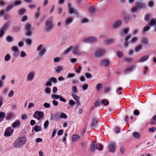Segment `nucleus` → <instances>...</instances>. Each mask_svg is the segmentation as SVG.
Masks as SVG:
<instances>
[{
    "instance_id": "6ab92c4d",
    "label": "nucleus",
    "mask_w": 156,
    "mask_h": 156,
    "mask_svg": "<svg viewBox=\"0 0 156 156\" xmlns=\"http://www.w3.org/2000/svg\"><path fill=\"white\" fill-rule=\"evenodd\" d=\"M9 22H7L4 23L0 29L5 32L9 28Z\"/></svg>"
},
{
    "instance_id": "0e129e2a",
    "label": "nucleus",
    "mask_w": 156,
    "mask_h": 156,
    "mask_svg": "<svg viewBox=\"0 0 156 156\" xmlns=\"http://www.w3.org/2000/svg\"><path fill=\"white\" fill-rule=\"evenodd\" d=\"M28 19V17L27 15H25L23 16L22 18L21 21L24 22L26 21Z\"/></svg>"
},
{
    "instance_id": "aec40b11",
    "label": "nucleus",
    "mask_w": 156,
    "mask_h": 156,
    "mask_svg": "<svg viewBox=\"0 0 156 156\" xmlns=\"http://www.w3.org/2000/svg\"><path fill=\"white\" fill-rule=\"evenodd\" d=\"M80 136L78 134H73L72 137V140L73 142H76L79 139Z\"/></svg>"
},
{
    "instance_id": "f257e3e1",
    "label": "nucleus",
    "mask_w": 156,
    "mask_h": 156,
    "mask_svg": "<svg viewBox=\"0 0 156 156\" xmlns=\"http://www.w3.org/2000/svg\"><path fill=\"white\" fill-rule=\"evenodd\" d=\"M26 141L27 139L26 136L19 137L15 140L13 144V146L15 147L20 148L26 143Z\"/></svg>"
},
{
    "instance_id": "13d9d810",
    "label": "nucleus",
    "mask_w": 156,
    "mask_h": 156,
    "mask_svg": "<svg viewBox=\"0 0 156 156\" xmlns=\"http://www.w3.org/2000/svg\"><path fill=\"white\" fill-rule=\"evenodd\" d=\"M27 55L26 53L23 51H22L20 52V56L21 58H24Z\"/></svg>"
},
{
    "instance_id": "20e7f679",
    "label": "nucleus",
    "mask_w": 156,
    "mask_h": 156,
    "mask_svg": "<svg viewBox=\"0 0 156 156\" xmlns=\"http://www.w3.org/2000/svg\"><path fill=\"white\" fill-rule=\"evenodd\" d=\"M33 116L37 120H40L41 119V118L44 117V113L41 111H36L34 112Z\"/></svg>"
},
{
    "instance_id": "bf43d9fd",
    "label": "nucleus",
    "mask_w": 156,
    "mask_h": 156,
    "mask_svg": "<svg viewBox=\"0 0 156 156\" xmlns=\"http://www.w3.org/2000/svg\"><path fill=\"white\" fill-rule=\"evenodd\" d=\"M138 10V9H137L136 6L135 5L134 7H133L131 9V11L133 12H137Z\"/></svg>"
},
{
    "instance_id": "a19ab883",
    "label": "nucleus",
    "mask_w": 156,
    "mask_h": 156,
    "mask_svg": "<svg viewBox=\"0 0 156 156\" xmlns=\"http://www.w3.org/2000/svg\"><path fill=\"white\" fill-rule=\"evenodd\" d=\"M12 50L15 52H19V49L17 46H12Z\"/></svg>"
},
{
    "instance_id": "7ed1b4c3",
    "label": "nucleus",
    "mask_w": 156,
    "mask_h": 156,
    "mask_svg": "<svg viewBox=\"0 0 156 156\" xmlns=\"http://www.w3.org/2000/svg\"><path fill=\"white\" fill-rule=\"evenodd\" d=\"M24 28L26 30L25 35L27 37H30L33 34L32 31L31 30V25L29 23H27L25 26Z\"/></svg>"
},
{
    "instance_id": "680f3d73",
    "label": "nucleus",
    "mask_w": 156,
    "mask_h": 156,
    "mask_svg": "<svg viewBox=\"0 0 156 156\" xmlns=\"http://www.w3.org/2000/svg\"><path fill=\"white\" fill-rule=\"evenodd\" d=\"M103 145L101 144H100L98 145V147H97L96 148V149L98 150H99L100 151H101L103 149Z\"/></svg>"
},
{
    "instance_id": "09e8293b",
    "label": "nucleus",
    "mask_w": 156,
    "mask_h": 156,
    "mask_svg": "<svg viewBox=\"0 0 156 156\" xmlns=\"http://www.w3.org/2000/svg\"><path fill=\"white\" fill-rule=\"evenodd\" d=\"M13 6H14L13 4L9 5L8 6L6 7V8L5 9V11L6 12H8L11 9L13 8Z\"/></svg>"
},
{
    "instance_id": "dca6fc26",
    "label": "nucleus",
    "mask_w": 156,
    "mask_h": 156,
    "mask_svg": "<svg viewBox=\"0 0 156 156\" xmlns=\"http://www.w3.org/2000/svg\"><path fill=\"white\" fill-rule=\"evenodd\" d=\"M97 119V118H93L92 120V122L91 124V127H96L98 125Z\"/></svg>"
},
{
    "instance_id": "ea45409f",
    "label": "nucleus",
    "mask_w": 156,
    "mask_h": 156,
    "mask_svg": "<svg viewBox=\"0 0 156 156\" xmlns=\"http://www.w3.org/2000/svg\"><path fill=\"white\" fill-rule=\"evenodd\" d=\"M101 103L105 106L108 105L109 104V101L105 99L102 100L101 101Z\"/></svg>"
},
{
    "instance_id": "f704fd0d",
    "label": "nucleus",
    "mask_w": 156,
    "mask_h": 156,
    "mask_svg": "<svg viewBox=\"0 0 156 156\" xmlns=\"http://www.w3.org/2000/svg\"><path fill=\"white\" fill-rule=\"evenodd\" d=\"M6 40L8 42L10 43L13 41V38L12 37L8 35L6 37Z\"/></svg>"
},
{
    "instance_id": "393cba45",
    "label": "nucleus",
    "mask_w": 156,
    "mask_h": 156,
    "mask_svg": "<svg viewBox=\"0 0 156 156\" xmlns=\"http://www.w3.org/2000/svg\"><path fill=\"white\" fill-rule=\"evenodd\" d=\"M88 9V12L89 13H93L96 11V9L94 6L89 7Z\"/></svg>"
},
{
    "instance_id": "338daca9",
    "label": "nucleus",
    "mask_w": 156,
    "mask_h": 156,
    "mask_svg": "<svg viewBox=\"0 0 156 156\" xmlns=\"http://www.w3.org/2000/svg\"><path fill=\"white\" fill-rule=\"evenodd\" d=\"M156 130V128L155 127H153L149 129L148 132L150 133L153 132Z\"/></svg>"
},
{
    "instance_id": "0eeeda50",
    "label": "nucleus",
    "mask_w": 156,
    "mask_h": 156,
    "mask_svg": "<svg viewBox=\"0 0 156 156\" xmlns=\"http://www.w3.org/2000/svg\"><path fill=\"white\" fill-rule=\"evenodd\" d=\"M14 130L11 126L7 127L4 132V135L6 136H10L13 132Z\"/></svg>"
},
{
    "instance_id": "864d4df0",
    "label": "nucleus",
    "mask_w": 156,
    "mask_h": 156,
    "mask_svg": "<svg viewBox=\"0 0 156 156\" xmlns=\"http://www.w3.org/2000/svg\"><path fill=\"white\" fill-rule=\"evenodd\" d=\"M85 77L87 79H90L92 77V75L89 73H86L85 74Z\"/></svg>"
},
{
    "instance_id": "69168bd1",
    "label": "nucleus",
    "mask_w": 156,
    "mask_h": 156,
    "mask_svg": "<svg viewBox=\"0 0 156 156\" xmlns=\"http://www.w3.org/2000/svg\"><path fill=\"white\" fill-rule=\"evenodd\" d=\"M100 105V102L99 101H96L94 104V105L95 107H98Z\"/></svg>"
},
{
    "instance_id": "9b49d317",
    "label": "nucleus",
    "mask_w": 156,
    "mask_h": 156,
    "mask_svg": "<svg viewBox=\"0 0 156 156\" xmlns=\"http://www.w3.org/2000/svg\"><path fill=\"white\" fill-rule=\"evenodd\" d=\"M96 39L95 37H90L84 39L83 41L84 43H92L96 41Z\"/></svg>"
},
{
    "instance_id": "3c124183",
    "label": "nucleus",
    "mask_w": 156,
    "mask_h": 156,
    "mask_svg": "<svg viewBox=\"0 0 156 156\" xmlns=\"http://www.w3.org/2000/svg\"><path fill=\"white\" fill-rule=\"evenodd\" d=\"M25 42L26 43L29 45H30L31 44L32 41L31 39L30 38H27L25 40Z\"/></svg>"
},
{
    "instance_id": "4c0bfd02",
    "label": "nucleus",
    "mask_w": 156,
    "mask_h": 156,
    "mask_svg": "<svg viewBox=\"0 0 156 156\" xmlns=\"http://www.w3.org/2000/svg\"><path fill=\"white\" fill-rule=\"evenodd\" d=\"M114 40V39H113L107 40L105 41V43L106 44L109 45L112 43Z\"/></svg>"
},
{
    "instance_id": "72a5a7b5",
    "label": "nucleus",
    "mask_w": 156,
    "mask_h": 156,
    "mask_svg": "<svg viewBox=\"0 0 156 156\" xmlns=\"http://www.w3.org/2000/svg\"><path fill=\"white\" fill-rule=\"evenodd\" d=\"M34 130L36 132H37L41 131L42 129L41 127L37 125H36L34 126Z\"/></svg>"
},
{
    "instance_id": "5701e85b",
    "label": "nucleus",
    "mask_w": 156,
    "mask_h": 156,
    "mask_svg": "<svg viewBox=\"0 0 156 156\" xmlns=\"http://www.w3.org/2000/svg\"><path fill=\"white\" fill-rule=\"evenodd\" d=\"M73 20L72 17L68 18L66 20L65 25L66 26H69Z\"/></svg>"
},
{
    "instance_id": "39448f33",
    "label": "nucleus",
    "mask_w": 156,
    "mask_h": 156,
    "mask_svg": "<svg viewBox=\"0 0 156 156\" xmlns=\"http://www.w3.org/2000/svg\"><path fill=\"white\" fill-rule=\"evenodd\" d=\"M136 5L138 10H144L146 9V4L143 2H136Z\"/></svg>"
},
{
    "instance_id": "a18cd8bd",
    "label": "nucleus",
    "mask_w": 156,
    "mask_h": 156,
    "mask_svg": "<svg viewBox=\"0 0 156 156\" xmlns=\"http://www.w3.org/2000/svg\"><path fill=\"white\" fill-rule=\"evenodd\" d=\"M62 69L63 67L61 66H59L57 67V69L55 70V71L57 73H59L62 70Z\"/></svg>"
},
{
    "instance_id": "1a4fd4ad",
    "label": "nucleus",
    "mask_w": 156,
    "mask_h": 156,
    "mask_svg": "<svg viewBox=\"0 0 156 156\" xmlns=\"http://www.w3.org/2000/svg\"><path fill=\"white\" fill-rule=\"evenodd\" d=\"M123 18L124 22L126 24H127L131 20V17L129 14L125 13L124 14Z\"/></svg>"
},
{
    "instance_id": "c9c22d12",
    "label": "nucleus",
    "mask_w": 156,
    "mask_h": 156,
    "mask_svg": "<svg viewBox=\"0 0 156 156\" xmlns=\"http://www.w3.org/2000/svg\"><path fill=\"white\" fill-rule=\"evenodd\" d=\"M46 51V49L45 48H44L38 53V55L40 56H42L45 54Z\"/></svg>"
},
{
    "instance_id": "37998d69",
    "label": "nucleus",
    "mask_w": 156,
    "mask_h": 156,
    "mask_svg": "<svg viewBox=\"0 0 156 156\" xmlns=\"http://www.w3.org/2000/svg\"><path fill=\"white\" fill-rule=\"evenodd\" d=\"M22 1L21 0H15L14 3L12 4L14 6H17L21 4L22 3Z\"/></svg>"
},
{
    "instance_id": "473e14b6",
    "label": "nucleus",
    "mask_w": 156,
    "mask_h": 156,
    "mask_svg": "<svg viewBox=\"0 0 156 156\" xmlns=\"http://www.w3.org/2000/svg\"><path fill=\"white\" fill-rule=\"evenodd\" d=\"M133 137L137 139H140L141 138V135L137 132H134L133 133Z\"/></svg>"
},
{
    "instance_id": "6e6d98bb",
    "label": "nucleus",
    "mask_w": 156,
    "mask_h": 156,
    "mask_svg": "<svg viewBox=\"0 0 156 156\" xmlns=\"http://www.w3.org/2000/svg\"><path fill=\"white\" fill-rule=\"evenodd\" d=\"M72 91L75 93L78 92V89L76 86H74L72 87Z\"/></svg>"
},
{
    "instance_id": "5fc2aeb1",
    "label": "nucleus",
    "mask_w": 156,
    "mask_h": 156,
    "mask_svg": "<svg viewBox=\"0 0 156 156\" xmlns=\"http://www.w3.org/2000/svg\"><path fill=\"white\" fill-rule=\"evenodd\" d=\"M137 40V37H134L131 39V42L132 43H135Z\"/></svg>"
},
{
    "instance_id": "603ef678",
    "label": "nucleus",
    "mask_w": 156,
    "mask_h": 156,
    "mask_svg": "<svg viewBox=\"0 0 156 156\" xmlns=\"http://www.w3.org/2000/svg\"><path fill=\"white\" fill-rule=\"evenodd\" d=\"M49 79L51 81V83L52 82L54 83H56L57 82V79L55 77H52L50 79Z\"/></svg>"
},
{
    "instance_id": "79ce46f5",
    "label": "nucleus",
    "mask_w": 156,
    "mask_h": 156,
    "mask_svg": "<svg viewBox=\"0 0 156 156\" xmlns=\"http://www.w3.org/2000/svg\"><path fill=\"white\" fill-rule=\"evenodd\" d=\"M72 96L73 98L76 101L77 100H79V99H80V97L77 96L75 93H73L72 94Z\"/></svg>"
},
{
    "instance_id": "ddd939ff",
    "label": "nucleus",
    "mask_w": 156,
    "mask_h": 156,
    "mask_svg": "<svg viewBox=\"0 0 156 156\" xmlns=\"http://www.w3.org/2000/svg\"><path fill=\"white\" fill-rule=\"evenodd\" d=\"M135 67L136 66L133 65L129 68L125 69L124 71V73L125 74H126L127 73H129L131 72Z\"/></svg>"
},
{
    "instance_id": "f8f14e48",
    "label": "nucleus",
    "mask_w": 156,
    "mask_h": 156,
    "mask_svg": "<svg viewBox=\"0 0 156 156\" xmlns=\"http://www.w3.org/2000/svg\"><path fill=\"white\" fill-rule=\"evenodd\" d=\"M60 119V114L59 113H57L54 114H51L50 116L51 120H57Z\"/></svg>"
},
{
    "instance_id": "f3484780",
    "label": "nucleus",
    "mask_w": 156,
    "mask_h": 156,
    "mask_svg": "<svg viewBox=\"0 0 156 156\" xmlns=\"http://www.w3.org/2000/svg\"><path fill=\"white\" fill-rule=\"evenodd\" d=\"M73 52L74 55H79V46L76 45L75 47H72Z\"/></svg>"
},
{
    "instance_id": "7c9ffc66",
    "label": "nucleus",
    "mask_w": 156,
    "mask_h": 156,
    "mask_svg": "<svg viewBox=\"0 0 156 156\" xmlns=\"http://www.w3.org/2000/svg\"><path fill=\"white\" fill-rule=\"evenodd\" d=\"M20 29V27H13L12 31L13 32H19Z\"/></svg>"
},
{
    "instance_id": "4be33fe9",
    "label": "nucleus",
    "mask_w": 156,
    "mask_h": 156,
    "mask_svg": "<svg viewBox=\"0 0 156 156\" xmlns=\"http://www.w3.org/2000/svg\"><path fill=\"white\" fill-rule=\"evenodd\" d=\"M14 117V114L10 112L7 114L6 117L5 118V120H9L12 119Z\"/></svg>"
},
{
    "instance_id": "4d7b16f0",
    "label": "nucleus",
    "mask_w": 156,
    "mask_h": 156,
    "mask_svg": "<svg viewBox=\"0 0 156 156\" xmlns=\"http://www.w3.org/2000/svg\"><path fill=\"white\" fill-rule=\"evenodd\" d=\"M102 88L101 83H98L96 86V88L98 91H99Z\"/></svg>"
},
{
    "instance_id": "c03bdc74",
    "label": "nucleus",
    "mask_w": 156,
    "mask_h": 156,
    "mask_svg": "<svg viewBox=\"0 0 156 156\" xmlns=\"http://www.w3.org/2000/svg\"><path fill=\"white\" fill-rule=\"evenodd\" d=\"M67 115L63 112H61L60 115V117L62 119H65L67 118Z\"/></svg>"
},
{
    "instance_id": "423d86ee",
    "label": "nucleus",
    "mask_w": 156,
    "mask_h": 156,
    "mask_svg": "<svg viewBox=\"0 0 156 156\" xmlns=\"http://www.w3.org/2000/svg\"><path fill=\"white\" fill-rule=\"evenodd\" d=\"M116 147V144L115 142H112L109 144L108 148L110 152L114 153L115 151Z\"/></svg>"
},
{
    "instance_id": "de8ad7c7",
    "label": "nucleus",
    "mask_w": 156,
    "mask_h": 156,
    "mask_svg": "<svg viewBox=\"0 0 156 156\" xmlns=\"http://www.w3.org/2000/svg\"><path fill=\"white\" fill-rule=\"evenodd\" d=\"M11 58V57L10 55L7 54L5 57L4 60L5 61H8L10 60Z\"/></svg>"
},
{
    "instance_id": "58836bf2",
    "label": "nucleus",
    "mask_w": 156,
    "mask_h": 156,
    "mask_svg": "<svg viewBox=\"0 0 156 156\" xmlns=\"http://www.w3.org/2000/svg\"><path fill=\"white\" fill-rule=\"evenodd\" d=\"M116 54L117 57L119 58H121L123 56V53L120 51H117Z\"/></svg>"
},
{
    "instance_id": "a211bd4d",
    "label": "nucleus",
    "mask_w": 156,
    "mask_h": 156,
    "mask_svg": "<svg viewBox=\"0 0 156 156\" xmlns=\"http://www.w3.org/2000/svg\"><path fill=\"white\" fill-rule=\"evenodd\" d=\"M34 73L33 72H31L29 73L27 76V78L28 80H32L34 77Z\"/></svg>"
},
{
    "instance_id": "052dcab7",
    "label": "nucleus",
    "mask_w": 156,
    "mask_h": 156,
    "mask_svg": "<svg viewBox=\"0 0 156 156\" xmlns=\"http://www.w3.org/2000/svg\"><path fill=\"white\" fill-rule=\"evenodd\" d=\"M133 113L135 115L138 116L140 114V112L138 110L136 109L133 111Z\"/></svg>"
},
{
    "instance_id": "2f4dec72",
    "label": "nucleus",
    "mask_w": 156,
    "mask_h": 156,
    "mask_svg": "<svg viewBox=\"0 0 156 156\" xmlns=\"http://www.w3.org/2000/svg\"><path fill=\"white\" fill-rule=\"evenodd\" d=\"M129 31V28L128 27L125 28L123 30H121V34L122 35H123V34H127Z\"/></svg>"
},
{
    "instance_id": "774afa93",
    "label": "nucleus",
    "mask_w": 156,
    "mask_h": 156,
    "mask_svg": "<svg viewBox=\"0 0 156 156\" xmlns=\"http://www.w3.org/2000/svg\"><path fill=\"white\" fill-rule=\"evenodd\" d=\"M45 92L47 94H50L51 92L50 88L48 87H46L45 90Z\"/></svg>"
},
{
    "instance_id": "b1692460",
    "label": "nucleus",
    "mask_w": 156,
    "mask_h": 156,
    "mask_svg": "<svg viewBox=\"0 0 156 156\" xmlns=\"http://www.w3.org/2000/svg\"><path fill=\"white\" fill-rule=\"evenodd\" d=\"M20 124V122L19 120H16L14 122L12 125V126L13 128L19 126Z\"/></svg>"
},
{
    "instance_id": "c85d7f7f",
    "label": "nucleus",
    "mask_w": 156,
    "mask_h": 156,
    "mask_svg": "<svg viewBox=\"0 0 156 156\" xmlns=\"http://www.w3.org/2000/svg\"><path fill=\"white\" fill-rule=\"evenodd\" d=\"M150 26H153L156 25V18L152 19L148 24Z\"/></svg>"
},
{
    "instance_id": "cd10ccee",
    "label": "nucleus",
    "mask_w": 156,
    "mask_h": 156,
    "mask_svg": "<svg viewBox=\"0 0 156 156\" xmlns=\"http://www.w3.org/2000/svg\"><path fill=\"white\" fill-rule=\"evenodd\" d=\"M149 58L148 55H144L139 60V62H142L147 60Z\"/></svg>"
},
{
    "instance_id": "2eb2a0df",
    "label": "nucleus",
    "mask_w": 156,
    "mask_h": 156,
    "mask_svg": "<svg viewBox=\"0 0 156 156\" xmlns=\"http://www.w3.org/2000/svg\"><path fill=\"white\" fill-rule=\"evenodd\" d=\"M97 144L95 142L93 141L90 146V150L91 152H94L97 147Z\"/></svg>"
},
{
    "instance_id": "c756f323",
    "label": "nucleus",
    "mask_w": 156,
    "mask_h": 156,
    "mask_svg": "<svg viewBox=\"0 0 156 156\" xmlns=\"http://www.w3.org/2000/svg\"><path fill=\"white\" fill-rule=\"evenodd\" d=\"M150 28V26L147 24V25L145 26L143 28L142 33H144L148 31Z\"/></svg>"
},
{
    "instance_id": "8fccbe9b",
    "label": "nucleus",
    "mask_w": 156,
    "mask_h": 156,
    "mask_svg": "<svg viewBox=\"0 0 156 156\" xmlns=\"http://www.w3.org/2000/svg\"><path fill=\"white\" fill-rule=\"evenodd\" d=\"M60 96V95L53 94L51 95V97L52 98L57 100L59 98Z\"/></svg>"
},
{
    "instance_id": "412c9836",
    "label": "nucleus",
    "mask_w": 156,
    "mask_h": 156,
    "mask_svg": "<svg viewBox=\"0 0 156 156\" xmlns=\"http://www.w3.org/2000/svg\"><path fill=\"white\" fill-rule=\"evenodd\" d=\"M68 12L71 14H72L74 13L75 10L74 9L71 7V4L70 3H69L68 4Z\"/></svg>"
},
{
    "instance_id": "9d476101",
    "label": "nucleus",
    "mask_w": 156,
    "mask_h": 156,
    "mask_svg": "<svg viewBox=\"0 0 156 156\" xmlns=\"http://www.w3.org/2000/svg\"><path fill=\"white\" fill-rule=\"evenodd\" d=\"M122 24V21L121 20H118L113 24L112 27L114 29H117L120 27Z\"/></svg>"
},
{
    "instance_id": "e433bc0d",
    "label": "nucleus",
    "mask_w": 156,
    "mask_h": 156,
    "mask_svg": "<svg viewBox=\"0 0 156 156\" xmlns=\"http://www.w3.org/2000/svg\"><path fill=\"white\" fill-rule=\"evenodd\" d=\"M142 48V45H137L135 48V51L136 52H138Z\"/></svg>"
},
{
    "instance_id": "bb28decb",
    "label": "nucleus",
    "mask_w": 156,
    "mask_h": 156,
    "mask_svg": "<svg viewBox=\"0 0 156 156\" xmlns=\"http://www.w3.org/2000/svg\"><path fill=\"white\" fill-rule=\"evenodd\" d=\"M26 10L25 9H20L19 10L18 14L20 16H22L26 12Z\"/></svg>"
},
{
    "instance_id": "e2e57ef3",
    "label": "nucleus",
    "mask_w": 156,
    "mask_h": 156,
    "mask_svg": "<svg viewBox=\"0 0 156 156\" xmlns=\"http://www.w3.org/2000/svg\"><path fill=\"white\" fill-rule=\"evenodd\" d=\"M133 60V59L132 58H126L124 59V61L127 62H132Z\"/></svg>"
},
{
    "instance_id": "4468645a",
    "label": "nucleus",
    "mask_w": 156,
    "mask_h": 156,
    "mask_svg": "<svg viewBox=\"0 0 156 156\" xmlns=\"http://www.w3.org/2000/svg\"><path fill=\"white\" fill-rule=\"evenodd\" d=\"M109 63L110 62L107 59H103L101 61V65L106 67L109 66Z\"/></svg>"
},
{
    "instance_id": "6e6552de",
    "label": "nucleus",
    "mask_w": 156,
    "mask_h": 156,
    "mask_svg": "<svg viewBox=\"0 0 156 156\" xmlns=\"http://www.w3.org/2000/svg\"><path fill=\"white\" fill-rule=\"evenodd\" d=\"M105 53V51L103 49H99L97 50L95 53V56L96 58L100 57L103 55Z\"/></svg>"
},
{
    "instance_id": "49530a36",
    "label": "nucleus",
    "mask_w": 156,
    "mask_h": 156,
    "mask_svg": "<svg viewBox=\"0 0 156 156\" xmlns=\"http://www.w3.org/2000/svg\"><path fill=\"white\" fill-rule=\"evenodd\" d=\"M148 6L150 8H152L154 5V2L153 1L151 0L149 1L147 3Z\"/></svg>"
},
{
    "instance_id": "f03ea898",
    "label": "nucleus",
    "mask_w": 156,
    "mask_h": 156,
    "mask_svg": "<svg viewBox=\"0 0 156 156\" xmlns=\"http://www.w3.org/2000/svg\"><path fill=\"white\" fill-rule=\"evenodd\" d=\"M45 30L48 32L52 30L54 27V24L52 21L50 20H47L45 23Z\"/></svg>"
},
{
    "instance_id": "a878e982",
    "label": "nucleus",
    "mask_w": 156,
    "mask_h": 156,
    "mask_svg": "<svg viewBox=\"0 0 156 156\" xmlns=\"http://www.w3.org/2000/svg\"><path fill=\"white\" fill-rule=\"evenodd\" d=\"M5 116L6 114L5 112H0V122L3 121Z\"/></svg>"
}]
</instances>
